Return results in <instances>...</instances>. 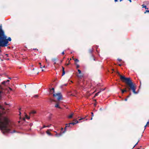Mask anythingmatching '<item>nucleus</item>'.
Instances as JSON below:
<instances>
[{
	"instance_id": "f257e3e1",
	"label": "nucleus",
	"mask_w": 149,
	"mask_h": 149,
	"mask_svg": "<svg viewBox=\"0 0 149 149\" xmlns=\"http://www.w3.org/2000/svg\"><path fill=\"white\" fill-rule=\"evenodd\" d=\"M117 73L119 75L121 80L123 82H125L127 85L126 86V88L128 89V91H129L130 90H132L134 93L137 94V92L135 91L136 87L131 80L130 78V77H125V76L120 74L118 72H117Z\"/></svg>"
},
{
	"instance_id": "f03ea898",
	"label": "nucleus",
	"mask_w": 149,
	"mask_h": 149,
	"mask_svg": "<svg viewBox=\"0 0 149 149\" xmlns=\"http://www.w3.org/2000/svg\"><path fill=\"white\" fill-rule=\"evenodd\" d=\"M52 90L53 91V96L54 97L56 98L58 100H60L62 99V95L61 93H55L54 89V88H52V89H50V92H51Z\"/></svg>"
},
{
	"instance_id": "7ed1b4c3",
	"label": "nucleus",
	"mask_w": 149,
	"mask_h": 149,
	"mask_svg": "<svg viewBox=\"0 0 149 149\" xmlns=\"http://www.w3.org/2000/svg\"><path fill=\"white\" fill-rule=\"evenodd\" d=\"M72 126L70 124V123L68 124H65V127L64 128V130L63 132L62 133H64L65 132L66 129L68 127H71Z\"/></svg>"
},
{
	"instance_id": "20e7f679",
	"label": "nucleus",
	"mask_w": 149,
	"mask_h": 149,
	"mask_svg": "<svg viewBox=\"0 0 149 149\" xmlns=\"http://www.w3.org/2000/svg\"><path fill=\"white\" fill-rule=\"evenodd\" d=\"M57 60V58H53L52 59V61L54 63V65H55L56 64V62Z\"/></svg>"
},
{
	"instance_id": "39448f33",
	"label": "nucleus",
	"mask_w": 149,
	"mask_h": 149,
	"mask_svg": "<svg viewBox=\"0 0 149 149\" xmlns=\"http://www.w3.org/2000/svg\"><path fill=\"white\" fill-rule=\"evenodd\" d=\"M55 107L56 108H58L59 109H61V107L59 106V103H57L55 105Z\"/></svg>"
},
{
	"instance_id": "423d86ee",
	"label": "nucleus",
	"mask_w": 149,
	"mask_h": 149,
	"mask_svg": "<svg viewBox=\"0 0 149 149\" xmlns=\"http://www.w3.org/2000/svg\"><path fill=\"white\" fill-rule=\"evenodd\" d=\"M47 134L49 135L52 136V134L49 132V130H48L46 132Z\"/></svg>"
},
{
	"instance_id": "0eeeda50",
	"label": "nucleus",
	"mask_w": 149,
	"mask_h": 149,
	"mask_svg": "<svg viewBox=\"0 0 149 149\" xmlns=\"http://www.w3.org/2000/svg\"><path fill=\"white\" fill-rule=\"evenodd\" d=\"M61 136V132L60 133L58 134L56 133V134H55V136L57 137H59Z\"/></svg>"
},
{
	"instance_id": "6e6552de",
	"label": "nucleus",
	"mask_w": 149,
	"mask_h": 149,
	"mask_svg": "<svg viewBox=\"0 0 149 149\" xmlns=\"http://www.w3.org/2000/svg\"><path fill=\"white\" fill-rule=\"evenodd\" d=\"M75 122H76V123L75 122H72L70 123V124L71 125H75L76 123H79V121L77 120H75Z\"/></svg>"
},
{
	"instance_id": "1a4fd4ad",
	"label": "nucleus",
	"mask_w": 149,
	"mask_h": 149,
	"mask_svg": "<svg viewBox=\"0 0 149 149\" xmlns=\"http://www.w3.org/2000/svg\"><path fill=\"white\" fill-rule=\"evenodd\" d=\"M93 51V48H92L89 49V50L88 51V53L90 54H91L92 53Z\"/></svg>"
},
{
	"instance_id": "9d476101",
	"label": "nucleus",
	"mask_w": 149,
	"mask_h": 149,
	"mask_svg": "<svg viewBox=\"0 0 149 149\" xmlns=\"http://www.w3.org/2000/svg\"><path fill=\"white\" fill-rule=\"evenodd\" d=\"M120 90L121 91L122 94H123L125 92H126L127 91L126 88H125L124 89H120Z\"/></svg>"
},
{
	"instance_id": "9b49d317",
	"label": "nucleus",
	"mask_w": 149,
	"mask_h": 149,
	"mask_svg": "<svg viewBox=\"0 0 149 149\" xmlns=\"http://www.w3.org/2000/svg\"><path fill=\"white\" fill-rule=\"evenodd\" d=\"M62 68L63 71L62 76H63L65 74V72L64 70V68L63 66L62 67Z\"/></svg>"
},
{
	"instance_id": "f8f14e48",
	"label": "nucleus",
	"mask_w": 149,
	"mask_h": 149,
	"mask_svg": "<svg viewBox=\"0 0 149 149\" xmlns=\"http://www.w3.org/2000/svg\"><path fill=\"white\" fill-rule=\"evenodd\" d=\"M141 6H142V8H145L146 9H148V8H147L146 6L144 4L142 5Z\"/></svg>"
},
{
	"instance_id": "ddd939ff",
	"label": "nucleus",
	"mask_w": 149,
	"mask_h": 149,
	"mask_svg": "<svg viewBox=\"0 0 149 149\" xmlns=\"http://www.w3.org/2000/svg\"><path fill=\"white\" fill-rule=\"evenodd\" d=\"M39 64L40 65V68H43L45 67V65L42 66L41 64V63H39Z\"/></svg>"
},
{
	"instance_id": "4468645a",
	"label": "nucleus",
	"mask_w": 149,
	"mask_h": 149,
	"mask_svg": "<svg viewBox=\"0 0 149 149\" xmlns=\"http://www.w3.org/2000/svg\"><path fill=\"white\" fill-rule=\"evenodd\" d=\"M49 102H52L53 101L56 102V101L55 100H54L51 99V98H49Z\"/></svg>"
},
{
	"instance_id": "2eb2a0df",
	"label": "nucleus",
	"mask_w": 149,
	"mask_h": 149,
	"mask_svg": "<svg viewBox=\"0 0 149 149\" xmlns=\"http://www.w3.org/2000/svg\"><path fill=\"white\" fill-rule=\"evenodd\" d=\"M73 115H74V113H72L71 115H70L68 116V118H71L73 116Z\"/></svg>"
},
{
	"instance_id": "dca6fc26",
	"label": "nucleus",
	"mask_w": 149,
	"mask_h": 149,
	"mask_svg": "<svg viewBox=\"0 0 149 149\" xmlns=\"http://www.w3.org/2000/svg\"><path fill=\"white\" fill-rule=\"evenodd\" d=\"M88 117V115H87V116H86L85 117H84V118H80V119H79V120H83V119H84L85 118H87V117Z\"/></svg>"
},
{
	"instance_id": "f3484780",
	"label": "nucleus",
	"mask_w": 149,
	"mask_h": 149,
	"mask_svg": "<svg viewBox=\"0 0 149 149\" xmlns=\"http://www.w3.org/2000/svg\"><path fill=\"white\" fill-rule=\"evenodd\" d=\"M72 58H73V60H74V61H77V62H79V60H78V59H77V58H76V59L74 58L73 57Z\"/></svg>"
},
{
	"instance_id": "a211bd4d",
	"label": "nucleus",
	"mask_w": 149,
	"mask_h": 149,
	"mask_svg": "<svg viewBox=\"0 0 149 149\" xmlns=\"http://www.w3.org/2000/svg\"><path fill=\"white\" fill-rule=\"evenodd\" d=\"M91 116H92V118L90 119V120H92V119H93V118H92V117L93 116V112H91Z\"/></svg>"
},
{
	"instance_id": "6ab92c4d",
	"label": "nucleus",
	"mask_w": 149,
	"mask_h": 149,
	"mask_svg": "<svg viewBox=\"0 0 149 149\" xmlns=\"http://www.w3.org/2000/svg\"><path fill=\"white\" fill-rule=\"evenodd\" d=\"M36 113V111H32L31 113H30V114L31 113H32V114H35Z\"/></svg>"
},
{
	"instance_id": "aec40b11",
	"label": "nucleus",
	"mask_w": 149,
	"mask_h": 149,
	"mask_svg": "<svg viewBox=\"0 0 149 149\" xmlns=\"http://www.w3.org/2000/svg\"><path fill=\"white\" fill-rule=\"evenodd\" d=\"M99 93H100V92H99V91L97 93H96L95 94L94 97H95L96 96H97L98 95V94Z\"/></svg>"
},
{
	"instance_id": "412c9836",
	"label": "nucleus",
	"mask_w": 149,
	"mask_h": 149,
	"mask_svg": "<svg viewBox=\"0 0 149 149\" xmlns=\"http://www.w3.org/2000/svg\"><path fill=\"white\" fill-rule=\"evenodd\" d=\"M25 117H26V119H29L30 118L27 115H25Z\"/></svg>"
},
{
	"instance_id": "4be33fe9",
	"label": "nucleus",
	"mask_w": 149,
	"mask_h": 149,
	"mask_svg": "<svg viewBox=\"0 0 149 149\" xmlns=\"http://www.w3.org/2000/svg\"><path fill=\"white\" fill-rule=\"evenodd\" d=\"M104 89H103L102 88L100 90V91L99 92H100V93L101 92V91H103L104 90Z\"/></svg>"
},
{
	"instance_id": "5701e85b",
	"label": "nucleus",
	"mask_w": 149,
	"mask_h": 149,
	"mask_svg": "<svg viewBox=\"0 0 149 149\" xmlns=\"http://www.w3.org/2000/svg\"><path fill=\"white\" fill-rule=\"evenodd\" d=\"M78 71L79 74H80L81 73V71L80 70H79V69L78 70Z\"/></svg>"
},
{
	"instance_id": "b1692460",
	"label": "nucleus",
	"mask_w": 149,
	"mask_h": 149,
	"mask_svg": "<svg viewBox=\"0 0 149 149\" xmlns=\"http://www.w3.org/2000/svg\"><path fill=\"white\" fill-rule=\"evenodd\" d=\"M6 83V81H4L2 83V84H5Z\"/></svg>"
},
{
	"instance_id": "393cba45",
	"label": "nucleus",
	"mask_w": 149,
	"mask_h": 149,
	"mask_svg": "<svg viewBox=\"0 0 149 149\" xmlns=\"http://www.w3.org/2000/svg\"><path fill=\"white\" fill-rule=\"evenodd\" d=\"M76 68H79V65L78 64H76Z\"/></svg>"
},
{
	"instance_id": "a878e982",
	"label": "nucleus",
	"mask_w": 149,
	"mask_h": 149,
	"mask_svg": "<svg viewBox=\"0 0 149 149\" xmlns=\"http://www.w3.org/2000/svg\"><path fill=\"white\" fill-rule=\"evenodd\" d=\"M149 13V10H146L144 12V13Z\"/></svg>"
},
{
	"instance_id": "bb28decb",
	"label": "nucleus",
	"mask_w": 149,
	"mask_h": 149,
	"mask_svg": "<svg viewBox=\"0 0 149 149\" xmlns=\"http://www.w3.org/2000/svg\"><path fill=\"white\" fill-rule=\"evenodd\" d=\"M92 59L93 60L95 61V58H94V56L93 55L92 56Z\"/></svg>"
},
{
	"instance_id": "cd10ccee",
	"label": "nucleus",
	"mask_w": 149,
	"mask_h": 149,
	"mask_svg": "<svg viewBox=\"0 0 149 149\" xmlns=\"http://www.w3.org/2000/svg\"><path fill=\"white\" fill-rule=\"evenodd\" d=\"M78 77H79V78H81L82 77H83V76L82 75H80V76H77Z\"/></svg>"
},
{
	"instance_id": "c85d7f7f",
	"label": "nucleus",
	"mask_w": 149,
	"mask_h": 149,
	"mask_svg": "<svg viewBox=\"0 0 149 149\" xmlns=\"http://www.w3.org/2000/svg\"><path fill=\"white\" fill-rule=\"evenodd\" d=\"M1 93H2V92L1 91H0V99L1 98Z\"/></svg>"
},
{
	"instance_id": "c756f323",
	"label": "nucleus",
	"mask_w": 149,
	"mask_h": 149,
	"mask_svg": "<svg viewBox=\"0 0 149 149\" xmlns=\"http://www.w3.org/2000/svg\"><path fill=\"white\" fill-rule=\"evenodd\" d=\"M38 95H36L34 96V97H38Z\"/></svg>"
},
{
	"instance_id": "7c9ffc66",
	"label": "nucleus",
	"mask_w": 149,
	"mask_h": 149,
	"mask_svg": "<svg viewBox=\"0 0 149 149\" xmlns=\"http://www.w3.org/2000/svg\"><path fill=\"white\" fill-rule=\"evenodd\" d=\"M138 142L135 144V145L133 147V148H134L135 146L138 144Z\"/></svg>"
},
{
	"instance_id": "2f4dec72",
	"label": "nucleus",
	"mask_w": 149,
	"mask_h": 149,
	"mask_svg": "<svg viewBox=\"0 0 149 149\" xmlns=\"http://www.w3.org/2000/svg\"><path fill=\"white\" fill-rule=\"evenodd\" d=\"M49 115H50V117H49V119H50L51 118V116L52 114H50Z\"/></svg>"
},
{
	"instance_id": "473e14b6",
	"label": "nucleus",
	"mask_w": 149,
	"mask_h": 149,
	"mask_svg": "<svg viewBox=\"0 0 149 149\" xmlns=\"http://www.w3.org/2000/svg\"><path fill=\"white\" fill-rule=\"evenodd\" d=\"M118 60L119 61H121V59H118Z\"/></svg>"
},
{
	"instance_id": "72a5a7b5",
	"label": "nucleus",
	"mask_w": 149,
	"mask_h": 149,
	"mask_svg": "<svg viewBox=\"0 0 149 149\" xmlns=\"http://www.w3.org/2000/svg\"><path fill=\"white\" fill-rule=\"evenodd\" d=\"M51 125H49L47 126H46V127H49Z\"/></svg>"
},
{
	"instance_id": "f704fd0d",
	"label": "nucleus",
	"mask_w": 149,
	"mask_h": 149,
	"mask_svg": "<svg viewBox=\"0 0 149 149\" xmlns=\"http://www.w3.org/2000/svg\"><path fill=\"white\" fill-rule=\"evenodd\" d=\"M147 125H147V124L144 126V127H145V129H146V127L147 126Z\"/></svg>"
},
{
	"instance_id": "c9c22d12",
	"label": "nucleus",
	"mask_w": 149,
	"mask_h": 149,
	"mask_svg": "<svg viewBox=\"0 0 149 149\" xmlns=\"http://www.w3.org/2000/svg\"><path fill=\"white\" fill-rule=\"evenodd\" d=\"M6 81V82H9L10 81L9 80H8Z\"/></svg>"
},
{
	"instance_id": "e433bc0d",
	"label": "nucleus",
	"mask_w": 149,
	"mask_h": 149,
	"mask_svg": "<svg viewBox=\"0 0 149 149\" xmlns=\"http://www.w3.org/2000/svg\"><path fill=\"white\" fill-rule=\"evenodd\" d=\"M9 88L10 89V90L12 91V89L11 88L9 87Z\"/></svg>"
},
{
	"instance_id": "4c0bfd02",
	"label": "nucleus",
	"mask_w": 149,
	"mask_h": 149,
	"mask_svg": "<svg viewBox=\"0 0 149 149\" xmlns=\"http://www.w3.org/2000/svg\"><path fill=\"white\" fill-rule=\"evenodd\" d=\"M131 95V94L130 93V95H128L127 96V97H129Z\"/></svg>"
},
{
	"instance_id": "58836bf2",
	"label": "nucleus",
	"mask_w": 149,
	"mask_h": 149,
	"mask_svg": "<svg viewBox=\"0 0 149 149\" xmlns=\"http://www.w3.org/2000/svg\"><path fill=\"white\" fill-rule=\"evenodd\" d=\"M45 127H46V126H45V125H44L43 127H42V128H45Z\"/></svg>"
},
{
	"instance_id": "ea45409f",
	"label": "nucleus",
	"mask_w": 149,
	"mask_h": 149,
	"mask_svg": "<svg viewBox=\"0 0 149 149\" xmlns=\"http://www.w3.org/2000/svg\"><path fill=\"white\" fill-rule=\"evenodd\" d=\"M62 54H63V55H64V52H63L62 53Z\"/></svg>"
},
{
	"instance_id": "a19ab883",
	"label": "nucleus",
	"mask_w": 149,
	"mask_h": 149,
	"mask_svg": "<svg viewBox=\"0 0 149 149\" xmlns=\"http://www.w3.org/2000/svg\"><path fill=\"white\" fill-rule=\"evenodd\" d=\"M89 119L88 118H86V120H89Z\"/></svg>"
},
{
	"instance_id": "79ce46f5",
	"label": "nucleus",
	"mask_w": 149,
	"mask_h": 149,
	"mask_svg": "<svg viewBox=\"0 0 149 149\" xmlns=\"http://www.w3.org/2000/svg\"><path fill=\"white\" fill-rule=\"evenodd\" d=\"M127 98H125V101H127Z\"/></svg>"
},
{
	"instance_id": "37998d69",
	"label": "nucleus",
	"mask_w": 149,
	"mask_h": 149,
	"mask_svg": "<svg viewBox=\"0 0 149 149\" xmlns=\"http://www.w3.org/2000/svg\"><path fill=\"white\" fill-rule=\"evenodd\" d=\"M69 65V63H67L66 64V65L67 66L68 65Z\"/></svg>"
},
{
	"instance_id": "c03bdc74",
	"label": "nucleus",
	"mask_w": 149,
	"mask_h": 149,
	"mask_svg": "<svg viewBox=\"0 0 149 149\" xmlns=\"http://www.w3.org/2000/svg\"><path fill=\"white\" fill-rule=\"evenodd\" d=\"M118 65H119V66H121L122 65V64H118Z\"/></svg>"
},
{
	"instance_id": "a18cd8bd",
	"label": "nucleus",
	"mask_w": 149,
	"mask_h": 149,
	"mask_svg": "<svg viewBox=\"0 0 149 149\" xmlns=\"http://www.w3.org/2000/svg\"><path fill=\"white\" fill-rule=\"evenodd\" d=\"M63 128H61V131H63Z\"/></svg>"
},
{
	"instance_id": "49530a36",
	"label": "nucleus",
	"mask_w": 149,
	"mask_h": 149,
	"mask_svg": "<svg viewBox=\"0 0 149 149\" xmlns=\"http://www.w3.org/2000/svg\"><path fill=\"white\" fill-rule=\"evenodd\" d=\"M5 104H6V105H8V104L6 103V102H5Z\"/></svg>"
},
{
	"instance_id": "de8ad7c7",
	"label": "nucleus",
	"mask_w": 149,
	"mask_h": 149,
	"mask_svg": "<svg viewBox=\"0 0 149 149\" xmlns=\"http://www.w3.org/2000/svg\"><path fill=\"white\" fill-rule=\"evenodd\" d=\"M118 1V0H114V1H115V2H116V1Z\"/></svg>"
},
{
	"instance_id": "09e8293b",
	"label": "nucleus",
	"mask_w": 149,
	"mask_h": 149,
	"mask_svg": "<svg viewBox=\"0 0 149 149\" xmlns=\"http://www.w3.org/2000/svg\"><path fill=\"white\" fill-rule=\"evenodd\" d=\"M0 88H1V89H3L1 87V86H0Z\"/></svg>"
},
{
	"instance_id": "8fccbe9b",
	"label": "nucleus",
	"mask_w": 149,
	"mask_h": 149,
	"mask_svg": "<svg viewBox=\"0 0 149 149\" xmlns=\"http://www.w3.org/2000/svg\"><path fill=\"white\" fill-rule=\"evenodd\" d=\"M1 26H0V29H1Z\"/></svg>"
},
{
	"instance_id": "3c124183",
	"label": "nucleus",
	"mask_w": 149,
	"mask_h": 149,
	"mask_svg": "<svg viewBox=\"0 0 149 149\" xmlns=\"http://www.w3.org/2000/svg\"><path fill=\"white\" fill-rule=\"evenodd\" d=\"M112 70L113 71H114V70L113 69Z\"/></svg>"
},
{
	"instance_id": "603ef678",
	"label": "nucleus",
	"mask_w": 149,
	"mask_h": 149,
	"mask_svg": "<svg viewBox=\"0 0 149 149\" xmlns=\"http://www.w3.org/2000/svg\"><path fill=\"white\" fill-rule=\"evenodd\" d=\"M8 78L9 79H11V78L10 77H8Z\"/></svg>"
},
{
	"instance_id": "864d4df0",
	"label": "nucleus",
	"mask_w": 149,
	"mask_h": 149,
	"mask_svg": "<svg viewBox=\"0 0 149 149\" xmlns=\"http://www.w3.org/2000/svg\"><path fill=\"white\" fill-rule=\"evenodd\" d=\"M42 71H43L44 70L43 69H42Z\"/></svg>"
},
{
	"instance_id": "5fc2aeb1",
	"label": "nucleus",
	"mask_w": 149,
	"mask_h": 149,
	"mask_svg": "<svg viewBox=\"0 0 149 149\" xmlns=\"http://www.w3.org/2000/svg\"><path fill=\"white\" fill-rule=\"evenodd\" d=\"M122 1V0H120V2H121V1Z\"/></svg>"
},
{
	"instance_id": "6e6d98bb",
	"label": "nucleus",
	"mask_w": 149,
	"mask_h": 149,
	"mask_svg": "<svg viewBox=\"0 0 149 149\" xmlns=\"http://www.w3.org/2000/svg\"><path fill=\"white\" fill-rule=\"evenodd\" d=\"M62 61H63V60H61V62H62Z\"/></svg>"
},
{
	"instance_id": "4d7b16f0",
	"label": "nucleus",
	"mask_w": 149,
	"mask_h": 149,
	"mask_svg": "<svg viewBox=\"0 0 149 149\" xmlns=\"http://www.w3.org/2000/svg\"><path fill=\"white\" fill-rule=\"evenodd\" d=\"M45 60H46V61H47V59L46 58V59H45Z\"/></svg>"
}]
</instances>
